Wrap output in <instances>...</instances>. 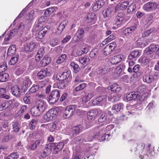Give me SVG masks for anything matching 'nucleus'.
I'll use <instances>...</instances> for the list:
<instances>
[{
  "label": "nucleus",
  "mask_w": 159,
  "mask_h": 159,
  "mask_svg": "<svg viewBox=\"0 0 159 159\" xmlns=\"http://www.w3.org/2000/svg\"><path fill=\"white\" fill-rule=\"evenodd\" d=\"M34 17V11L32 10L27 14L26 18L27 20L31 21L33 20Z\"/></svg>",
  "instance_id": "obj_44"
},
{
  "label": "nucleus",
  "mask_w": 159,
  "mask_h": 159,
  "mask_svg": "<svg viewBox=\"0 0 159 159\" xmlns=\"http://www.w3.org/2000/svg\"><path fill=\"white\" fill-rule=\"evenodd\" d=\"M100 116L98 119V121L99 124L102 125H106L109 123L110 122V120L107 118L104 111H102V113L100 114Z\"/></svg>",
  "instance_id": "obj_13"
},
{
  "label": "nucleus",
  "mask_w": 159,
  "mask_h": 159,
  "mask_svg": "<svg viewBox=\"0 0 159 159\" xmlns=\"http://www.w3.org/2000/svg\"><path fill=\"white\" fill-rule=\"evenodd\" d=\"M47 108L46 102L41 100L36 101V105L31 109L32 115L34 116L40 115Z\"/></svg>",
  "instance_id": "obj_1"
},
{
  "label": "nucleus",
  "mask_w": 159,
  "mask_h": 159,
  "mask_svg": "<svg viewBox=\"0 0 159 159\" xmlns=\"http://www.w3.org/2000/svg\"><path fill=\"white\" fill-rule=\"evenodd\" d=\"M32 84L30 80L28 77H26L23 81V87L27 88L28 86H30Z\"/></svg>",
  "instance_id": "obj_43"
},
{
  "label": "nucleus",
  "mask_w": 159,
  "mask_h": 159,
  "mask_svg": "<svg viewBox=\"0 0 159 159\" xmlns=\"http://www.w3.org/2000/svg\"><path fill=\"white\" fill-rule=\"evenodd\" d=\"M136 29L135 26H132L129 28H126L123 31V34L125 35H128L130 34L134 31Z\"/></svg>",
  "instance_id": "obj_39"
},
{
  "label": "nucleus",
  "mask_w": 159,
  "mask_h": 159,
  "mask_svg": "<svg viewBox=\"0 0 159 159\" xmlns=\"http://www.w3.org/2000/svg\"><path fill=\"white\" fill-rule=\"evenodd\" d=\"M50 27L49 26L44 27L42 30L38 32V37L40 39H42L48 30H50Z\"/></svg>",
  "instance_id": "obj_24"
},
{
  "label": "nucleus",
  "mask_w": 159,
  "mask_h": 159,
  "mask_svg": "<svg viewBox=\"0 0 159 159\" xmlns=\"http://www.w3.org/2000/svg\"><path fill=\"white\" fill-rule=\"evenodd\" d=\"M108 100L112 102L118 101L119 98L117 94L115 93H111L109 94L108 97Z\"/></svg>",
  "instance_id": "obj_34"
},
{
  "label": "nucleus",
  "mask_w": 159,
  "mask_h": 159,
  "mask_svg": "<svg viewBox=\"0 0 159 159\" xmlns=\"http://www.w3.org/2000/svg\"><path fill=\"white\" fill-rule=\"evenodd\" d=\"M124 105L123 103H120L118 104L114 105L112 108V112L116 114L123 109Z\"/></svg>",
  "instance_id": "obj_28"
},
{
  "label": "nucleus",
  "mask_w": 159,
  "mask_h": 159,
  "mask_svg": "<svg viewBox=\"0 0 159 159\" xmlns=\"http://www.w3.org/2000/svg\"><path fill=\"white\" fill-rule=\"evenodd\" d=\"M124 17L123 15L121 13H119L116 16L115 19V24L118 27L124 23Z\"/></svg>",
  "instance_id": "obj_16"
},
{
  "label": "nucleus",
  "mask_w": 159,
  "mask_h": 159,
  "mask_svg": "<svg viewBox=\"0 0 159 159\" xmlns=\"http://www.w3.org/2000/svg\"><path fill=\"white\" fill-rule=\"evenodd\" d=\"M86 84L85 83L81 84L79 86L75 88V89L74 90V91L77 92L80 90H81L84 88L86 87Z\"/></svg>",
  "instance_id": "obj_57"
},
{
  "label": "nucleus",
  "mask_w": 159,
  "mask_h": 159,
  "mask_svg": "<svg viewBox=\"0 0 159 159\" xmlns=\"http://www.w3.org/2000/svg\"><path fill=\"white\" fill-rule=\"evenodd\" d=\"M27 108V106L26 105L22 106L20 108V110L17 113L16 115L18 116H21L23 113L25 112Z\"/></svg>",
  "instance_id": "obj_46"
},
{
  "label": "nucleus",
  "mask_w": 159,
  "mask_h": 159,
  "mask_svg": "<svg viewBox=\"0 0 159 159\" xmlns=\"http://www.w3.org/2000/svg\"><path fill=\"white\" fill-rule=\"evenodd\" d=\"M135 146H137V148H133L134 151L136 152L137 151V152L139 154L142 153L143 151L145 148V144L143 143H141L138 145L137 144H135Z\"/></svg>",
  "instance_id": "obj_25"
},
{
  "label": "nucleus",
  "mask_w": 159,
  "mask_h": 159,
  "mask_svg": "<svg viewBox=\"0 0 159 159\" xmlns=\"http://www.w3.org/2000/svg\"><path fill=\"white\" fill-rule=\"evenodd\" d=\"M60 91L55 90L52 92L48 98V101L50 104H52L57 102L60 97Z\"/></svg>",
  "instance_id": "obj_3"
},
{
  "label": "nucleus",
  "mask_w": 159,
  "mask_h": 159,
  "mask_svg": "<svg viewBox=\"0 0 159 159\" xmlns=\"http://www.w3.org/2000/svg\"><path fill=\"white\" fill-rule=\"evenodd\" d=\"M95 95L94 92H91L84 95L81 97V99L83 102H86L89 101Z\"/></svg>",
  "instance_id": "obj_20"
},
{
  "label": "nucleus",
  "mask_w": 159,
  "mask_h": 159,
  "mask_svg": "<svg viewBox=\"0 0 159 159\" xmlns=\"http://www.w3.org/2000/svg\"><path fill=\"white\" fill-rule=\"evenodd\" d=\"M104 5V2L102 1L98 0L93 4V10L94 11L98 10Z\"/></svg>",
  "instance_id": "obj_23"
},
{
  "label": "nucleus",
  "mask_w": 159,
  "mask_h": 159,
  "mask_svg": "<svg viewBox=\"0 0 159 159\" xmlns=\"http://www.w3.org/2000/svg\"><path fill=\"white\" fill-rule=\"evenodd\" d=\"M125 58V56L122 54L115 56L110 58L109 63L113 65L118 64Z\"/></svg>",
  "instance_id": "obj_10"
},
{
  "label": "nucleus",
  "mask_w": 159,
  "mask_h": 159,
  "mask_svg": "<svg viewBox=\"0 0 159 159\" xmlns=\"http://www.w3.org/2000/svg\"><path fill=\"white\" fill-rule=\"evenodd\" d=\"M67 21L66 20H63L62 22L59 25L58 28H57L58 31H59L61 32L65 28V27L66 25V23Z\"/></svg>",
  "instance_id": "obj_51"
},
{
  "label": "nucleus",
  "mask_w": 159,
  "mask_h": 159,
  "mask_svg": "<svg viewBox=\"0 0 159 159\" xmlns=\"http://www.w3.org/2000/svg\"><path fill=\"white\" fill-rule=\"evenodd\" d=\"M150 59L147 57H143L139 58V61L143 65H145L149 63Z\"/></svg>",
  "instance_id": "obj_45"
},
{
  "label": "nucleus",
  "mask_w": 159,
  "mask_h": 159,
  "mask_svg": "<svg viewBox=\"0 0 159 159\" xmlns=\"http://www.w3.org/2000/svg\"><path fill=\"white\" fill-rule=\"evenodd\" d=\"M76 105H70L67 106L65 109L64 116L65 118H68L72 116L76 110Z\"/></svg>",
  "instance_id": "obj_6"
},
{
  "label": "nucleus",
  "mask_w": 159,
  "mask_h": 159,
  "mask_svg": "<svg viewBox=\"0 0 159 159\" xmlns=\"http://www.w3.org/2000/svg\"><path fill=\"white\" fill-rule=\"evenodd\" d=\"M9 156H10L12 159H17L19 157V154L17 152H12Z\"/></svg>",
  "instance_id": "obj_64"
},
{
  "label": "nucleus",
  "mask_w": 159,
  "mask_h": 159,
  "mask_svg": "<svg viewBox=\"0 0 159 159\" xmlns=\"http://www.w3.org/2000/svg\"><path fill=\"white\" fill-rule=\"evenodd\" d=\"M12 125L13 129L15 132H17L19 131L20 129V124L17 121H14L12 123Z\"/></svg>",
  "instance_id": "obj_47"
},
{
  "label": "nucleus",
  "mask_w": 159,
  "mask_h": 159,
  "mask_svg": "<svg viewBox=\"0 0 159 159\" xmlns=\"http://www.w3.org/2000/svg\"><path fill=\"white\" fill-rule=\"evenodd\" d=\"M55 10V8L54 7H51L47 9L44 13V16L45 17H48L52 14Z\"/></svg>",
  "instance_id": "obj_42"
},
{
  "label": "nucleus",
  "mask_w": 159,
  "mask_h": 159,
  "mask_svg": "<svg viewBox=\"0 0 159 159\" xmlns=\"http://www.w3.org/2000/svg\"><path fill=\"white\" fill-rule=\"evenodd\" d=\"M112 9L107 8L104 10L102 12V15L104 18L109 17L113 11Z\"/></svg>",
  "instance_id": "obj_40"
},
{
  "label": "nucleus",
  "mask_w": 159,
  "mask_h": 159,
  "mask_svg": "<svg viewBox=\"0 0 159 159\" xmlns=\"http://www.w3.org/2000/svg\"><path fill=\"white\" fill-rule=\"evenodd\" d=\"M70 65L73 68L75 73L78 72L80 70V68L79 67V65L74 62H71Z\"/></svg>",
  "instance_id": "obj_52"
},
{
  "label": "nucleus",
  "mask_w": 159,
  "mask_h": 159,
  "mask_svg": "<svg viewBox=\"0 0 159 159\" xmlns=\"http://www.w3.org/2000/svg\"><path fill=\"white\" fill-rule=\"evenodd\" d=\"M109 89H110L111 91L118 92L121 89L120 86L116 83L111 85L109 87H108Z\"/></svg>",
  "instance_id": "obj_38"
},
{
  "label": "nucleus",
  "mask_w": 159,
  "mask_h": 159,
  "mask_svg": "<svg viewBox=\"0 0 159 159\" xmlns=\"http://www.w3.org/2000/svg\"><path fill=\"white\" fill-rule=\"evenodd\" d=\"M116 47L115 42H113L106 46L103 50L104 55L107 56L110 54Z\"/></svg>",
  "instance_id": "obj_7"
},
{
  "label": "nucleus",
  "mask_w": 159,
  "mask_h": 159,
  "mask_svg": "<svg viewBox=\"0 0 159 159\" xmlns=\"http://www.w3.org/2000/svg\"><path fill=\"white\" fill-rule=\"evenodd\" d=\"M125 67V66L123 64H120L116 67L115 72L117 74V75H119Z\"/></svg>",
  "instance_id": "obj_48"
},
{
  "label": "nucleus",
  "mask_w": 159,
  "mask_h": 159,
  "mask_svg": "<svg viewBox=\"0 0 159 159\" xmlns=\"http://www.w3.org/2000/svg\"><path fill=\"white\" fill-rule=\"evenodd\" d=\"M54 143V146L52 147L55 153H57L59 152L64 146V143L63 142H60L58 143Z\"/></svg>",
  "instance_id": "obj_31"
},
{
  "label": "nucleus",
  "mask_w": 159,
  "mask_h": 159,
  "mask_svg": "<svg viewBox=\"0 0 159 159\" xmlns=\"http://www.w3.org/2000/svg\"><path fill=\"white\" fill-rule=\"evenodd\" d=\"M90 59L88 56H85L83 57H81L79 59V61L82 66H85L89 63Z\"/></svg>",
  "instance_id": "obj_32"
},
{
  "label": "nucleus",
  "mask_w": 159,
  "mask_h": 159,
  "mask_svg": "<svg viewBox=\"0 0 159 159\" xmlns=\"http://www.w3.org/2000/svg\"><path fill=\"white\" fill-rule=\"evenodd\" d=\"M61 78L63 79V80H66V79L68 78L70 75V71L69 70H67L66 71L62 72V74H61Z\"/></svg>",
  "instance_id": "obj_55"
},
{
  "label": "nucleus",
  "mask_w": 159,
  "mask_h": 159,
  "mask_svg": "<svg viewBox=\"0 0 159 159\" xmlns=\"http://www.w3.org/2000/svg\"><path fill=\"white\" fill-rule=\"evenodd\" d=\"M45 20V19L43 16H41L40 17L38 21V26H40V27L42 26L44 24Z\"/></svg>",
  "instance_id": "obj_59"
},
{
  "label": "nucleus",
  "mask_w": 159,
  "mask_h": 159,
  "mask_svg": "<svg viewBox=\"0 0 159 159\" xmlns=\"http://www.w3.org/2000/svg\"><path fill=\"white\" fill-rule=\"evenodd\" d=\"M12 103V102L11 101L9 102L7 101L4 102L2 103H0V111L7 108L10 107H12L11 106V105Z\"/></svg>",
  "instance_id": "obj_35"
},
{
  "label": "nucleus",
  "mask_w": 159,
  "mask_h": 159,
  "mask_svg": "<svg viewBox=\"0 0 159 159\" xmlns=\"http://www.w3.org/2000/svg\"><path fill=\"white\" fill-rule=\"evenodd\" d=\"M158 45L153 43L150 44L147 48L145 50V52L148 54H151L156 52Z\"/></svg>",
  "instance_id": "obj_14"
},
{
  "label": "nucleus",
  "mask_w": 159,
  "mask_h": 159,
  "mask_svg": "<svg viewBox=\"0 0 159 159\" xmlns=\"http://www.w3.org/2000/svg\"><path fill=\"white\" fill-rule=\"evenodd\" d=\"M106 100V96L103 95L99 96L96 99L93 100V103L94 104H98L100 102L103 101V102H105Z\"/></svg>",
  "instance_id": "obj_37"
},
{
  "label": "nucleus",
  "mask_w": 159,
  "mask_h": 159,
  "mask_svg": "<svg viewBox=\"0 0 159 159\" xmlns=\"http://www.w3.org/2000/svg\"><path fill=\"white\" fill-rule=\"evenodd\" d=\"M102 111L99 109H94L90 111L87 113V118L88 120L92 122L94 120L98 115H100Z\"/></svg>",
  "instance_id": "obj_5"
},
{
  "label": "nucleus",
  "mask_w": 159,
  "mask_h": 159,
  "mask_svg": "<svg viewBox=\"0 0 159 159\" xmlns=\"http://www.w3.org/2000/svg\"><path fill=\"white\" fill-rule=\"evenodd\" d=\"M59 87H58V88L59 89H63L66 87L68 85L67 81L66 80H64L59 81Z\"/></svg>",
  "instance_id": "obj_54"
},
{
  "label": "nucleus",
  "mask_w": 159,
  "mask_h": 159,
  "mask_svg": "<svg viewBox=\"0 0 159 159\" xmlns=\"http://www.w3.org/2000/svg\"><path fill=\"white\" fill-rule=\"evenodd\" d=\"M51 75V73L47 69L42 70L37 74V77L39 80H41L47 76Z\"/></svg>",
  "instance_id": "obj_17"
},
{
  "label": "nucleus",
  "mask_w": 159,
  "mask_h": 159,
  "mask_svg": "<svg viewBox=\"0 0 159 159\" xmlns=\"http://www.w3.org/2000/svg\"><path fill=\"white\" fill-rule=\"evenodd\" d=\"M139 93L138 92H132L128 94L126 98L128 101H130L139 98Z\"/></svg>",
  "instance_id": "obj_22"
},
{
  "label": "nucleus",
  "mask_w": 159,
  "mask_h": 159,
  "mask_svg": "<svg viewBox=\"0 0 159 159\" xmlns=\"http://www.w3.org/2000/svg\"><path fill=\"white\" fill-rule=\"evenodd\" d=\"M96 20V17L95 14L93 13H90L87 14L86 21L88 23L92 22L94 23Z\"/></svg>",
  "instance_id": "obj_26"
},
{
  "label": "nucleus",
  "mask_w": 159,
  "mask_h": 159,
  "mask_svg": "<svg viewBox=\"0 0 159 159\" xmlns=\"http://www.w3.org/2000/svg\"><path fill=\"white\" fill-rule=\"evenodd\" d=\"M61 107H57L56 108L50 109L47 113H48L49 115L51 116L52 117H53L57 116L61 111Z\"/></svg>",
  "instance_id": "obj_18"
},
{
  "label": "nucleus",
  "mask_w": 159,
  "mask_h": 159,
  "mask_svg": "<svg viewBox=\"0 0 159 159\" xmlns=\"http://www.w3.org/2000/svg\"><path fill=\"white\" fill-rule=\"evenodd\" d=\"M83 81L84 80L82 79V77L81 75H78L75 77V84H77Z\"/></svg>",
  "instance_id": "obj_60"
},
{
  "label": "nucleus",
  "mask_w": 159,
  "mask_h": 159,
  "mask_svg": "<svg viewBox=\"0 0 159 159\" xmlns=\"http://www.w3.org/2000/svg\"><path fill=\"white\" fill-rule=\"evenodd\" d=\"M54 146V143H48L47 144L43 152L41 154L42 157H45L49 155L52 152V147Z\"/></svg>",
  "instance_id": "obj_9"
},
{
  "label": "nucleus",
  "mask_w": 159,
  "mask_h": 159,
  "mask_svg": "<svg viewBox=\"0 0 159 159\" xmlns=\"http://www.w3.org/2000/svg\"><path fill=\"white\" fill-rule=\"evenodd\" d=\"M129 5V2L128 1H124L121 3H119L115 7V11L124 10L128 7Z\"/></svg>",
  "instance_id": "obj_15"
},
{
  "label": "nucleus",
  "mask_w": 159,
  "mask_h": 159,
  "mask_svg": "<svg viewBox=\"0 0 159 159\" xmlns=\"http://www.w3.org/2000/svg\"><path fill=\"white\" fill-rule=\"evenodd\" d=\"M7 69V65L6 62H4L0 66V72L6 71Z\"/></svg>",
  "instance_id": "obj_62"
},
{
  "label": "nucleus",
  "mask_w": 159,
  "mask_h": 159,
  "mask_svg": "<svg viewBox=\"0 0 159 159\" xmlns=\"http://www.w3.org/2000/svg\"><path fill=\"white\" fill-rule=\"evenodd\" d=\"M82 127L81 125L73 127L71 130L72 135L75 136V135L78 134L80 132H82Z\"/></svg>",
  "instance_id": "obj_33"
},
{
  "label": "nucleus",
  "mask_w": 159,
  "mask_h": 159,
  "mask_svg": "<svg viewBox=\"0 0 159 159\" xmlns=\"http://www.w3.org/2000/svg\"><path fill=\"white\" fill-rule=\"evenodd\" d=\"M84 34V32L83 29L79 30L75 34L74 39L76 41L81 40Z\"/></svg>",
  "instance_id": "obj_21"
},
{
  "label": "nucleus",
  "mask_w": 159,
  "mask_h": 159,
  "mask_svg": "<svg viewBox=\"0 0 159 159\" xmlns=\"http://www.w3.org/2000/svg\"><path fill=\"white\" fill-rule=\"evenodd\" d=\"M39 88V86L38 85H34L30 89L29 93H33L37 91Z\"/></svg>",
  "instance_id": "obj_58"
},
{
  "label": "nucleus",
  "mask_w": 159,
  "mask_h": 159,
  "mask_svg": "<svg viewBox=\"0 0 159 159\" xmlns=\"http://www.w3.org/2000/svg\"><path fill=\"white\" fill-rule=\"evenodd\" d=\"M136 46L138 48H143L148 44L146 39L141 38L136 42Z\"/></svg>",
  "instance_id": "obj_19"
},
{
  "label": "nucleus",
  "mask_w": 159,
  "mask_h": 159,
  "mask_svg": "<svg viewBox=\"0 0 159 159\" xmlns=\"http://www.w3.org/2000/svg\"><path fill=\"white\" fill-rule=\"evenodd\" d=\"M8 75L6 73L0 74V82H4L7 81L8 79Z\"/></svg>",
  "instance_id": "obj_49"
},
{
  "label": "nucleus",
  "mask_w": 159,
  "mask_h": 159,
  "mask_svg": "<svg viewBox=\"0 0 159 159\" xmlns=\"http://www.w3.org/2000/svg\"><path fill=\"white\" fill-rule=\"evenodd\" d=\"M155 30V29L154 28H152L149 30H148L145 31L142 34L143 38L144 37H147L149 36L153 31Z\"/></svg>",
  "instance_id": "obj_53"
},
{
  "label": "nucleus",
  "mask_w": 159,
  "mask_h": 159,
  "mask_svg": "<svg viewBox=\"0 0 159 159\" xmlns=\"http://www.w3.org/2000/svg\"><path fill=\"white\" fill-rule=\"evenodd\" d=\"M18 61V58L17 57H13L9 62V64L10 65H14Z\"/></svg>",
  "instance_id": "obj_61"
},
{
  "label": "nucleus",
  "mask_w": 159,
  "mask_h": 159,
  "mask_svg": "<svg viewBox=\"0 0 159 159\" xmlns=\"http://www.w3.org/2000/svg\"><path fill=\"white\" fill-rule=\"evenodd\" d=\"M105 131L104 129L100 130L98 131L95 133L94 134H91V136H92V137L90 136L88 138V141H91L93 139H97L100 142L102 140V141H105L106 140V137H105Z\"/></svg>",
  "instance_id": "obj_2"
},
{
  "label": "nucleus",
  "mask_w": 159,
  "mask_h": 159,
  "mask_svg": "<svg viewBox=\"0 0 159 159\" xmlns=\"http://www.w3.org/2000/svg\"><path fill=\"white\" fill-rule=\"evenodd\" d=\"M155 79V76L149 73L145 74L143 77V81L147 84H151L153 83Z\"/></svg>",
  "instance_id": "obj_11"
},
{
  "label": "nucleus",
  "mask_w": 159,
  "mask_h": 159,
  "mask_svg": "<svg viewBox=\"0 0 159 159\" xmlns=\"http://www.w3.org/2000/svg\"><path fill=\"white\" fill-rule=\"evenodd\" d=\"M73 154L75 155H78L79 156H80V157L84 159H86V158L88 159L89 157L91 158L89 159L93 158L94 156L93 154H91V156H89V152L88 151L85 152L84 153H81V155H80L79 153H80L81 149L80 146L78 145H76L75 148H73Z\"/></svg>",
  "instance_id": "obj_4"
},
{
  "label": "nucleus",
  "mask_w": 159,
  "mask_h": 159,
  "mask_svg": "<svg viewBox=\"0 0 159 159\" xmlns=\"http://www.w3.org/2000/svg\"><path fill=\"white\" fill-rule=\"evenodd\" d=\"M11 92L13 95L16 97H19L21 93L19 88L17 85H15L11 88Z\"/></svg>",
  "instance_id": "obj_36"
},
{
  "label": "nucleus",
  "mask_w": 159,
  "mask_h": 159,
  "mask_svg": "<svg viewBox=\"0 0 159 159\" xmlns=\"http://www.w3.org/2000/svg\"><path fill=\"white\" fill-rule=\"evenodd\" d=\"M157 6V4L155 2H148L144 5L143 8L147 11H151L155 10Z\"/></svg>",
  "instance_id": "obj_8"
},
{
  "label": "nucleus",
  "mask_w": 159,
  "mask_h": 159,
  "mask_svg": "<svg viewBox=\"0 0 159 159\" xmlns=\"http://www.w3.org/2000/svg\"><path fill=\"white\" fill-rule=\"evenodd\" d=\"M16 49V45H11L8 49L7 55L8 56H12L15 53Z\"/></svg>",
  "instance_id": "obj_41"
},
{
  "label": "nucleus",
  "mask_w": 159,
  "mask_h": 159,
  "mask_svg": "<svg viewBox=\"0 0 159 159\" xmlns=\"http://www.w3.org/2000/svg\"><path fill=\"white\" fill-rule=\"evenodd\" d=\"M36 45V43L33 42H31L27 43L26 46H25V50L27 52H31L35 48Z\"/></svg>",
  "instance_id": "obj_27"
},
{
  "label": "nucleus",
  "mask_w": 159,
  "mask_h": 159,
  "mask_svg": "<svg viewBox=\"0 0 159 159\" xmlns=\"http://www.w3.org/2000/svg\"><path fill=\"white\" fill-rule=\"evenodd\" d=\"M38 121L34 119H32L29 124V127L30 129L33 130L35 129Z\"/></svg>",
  "instance_id": "obj_56"
},
{
  "label": "nucleus",
  "mask_w": 159,
  "mask_h": 159,
  "mask_svg": "<svg viewBox=\"0 0 159 159\" xmlns=\"http://www.w3.org/2000/svg\"><path fill=\"white\" fill-rule=\"evenodd\" d=\"M141 55L139 51L137 50H134L128 56V58L129 60H132L133 59L138 57Z\"/></svg>",
  "instance_id": "obj_29"
},
{
  "label": "nucleus",
  "mask_w": 159,
  "mask_h": 159,
  "mask_svg": "<svg viewBox=\"0 0 159 159\" xmlns=\"http://www.w3.org/2000/svg\"><path fill=\"white\" fill-rule=\"evenodd\" d=\"M147 90L146 86L144 84H141L138 87V92L139 93V94L140 95V93H143L141 96L142 99L143 100L145 99L148 96V94L146 93Z\"/></svg>",
  "instance_id": "obj_12"
},
{
  "label": "nucleus",
  "mask_w": 159,
  "mask_h": 159,
  "mask_svg": "<svg viewBox=\"0 0 159 159\" xmlns=\"http://www.w3.org/2000/svg\"><path fill=\"white\" fill-rule=\"evenodd\" d=\"M136 8L135 4L134 2L131 3L128 7L127 12L128 13H131L134 11Z\"/></svg>",
  "instance_id": "obj_50"
},
{
  "label": "nucleus",
  "mask_w": 159,
  "mask_h": 159,
  "mask_svg": "<svg viewBox=\"0 0 159 159\" xmlns=\"http://www.w3.org/2000/svg\"><path fill=\"white\" fill-rule=\"evenodd\" d=\"M58 42V39L56 38H54L51 40L50 41V44L51 46L54 47L57 44Z\"/></svg>",
  "instance_id": "obj_63"
},
{
  "label": "nucleus",
  "mask_w": 159,
  "mask_h": 159,
  "mask_svg": "<svg viewBox=\"0 0 159 159\" xmlns=\"http://www.w3.org/2000/svg\"><path fill=\"white\" fill-rule=\"evenodd\" d=\"M51 61V58L49 57H44L40 62L41 66L43 67L49 64Z\"/></svg>",
  "instance_id": "obj_30"
}]
</instances>
